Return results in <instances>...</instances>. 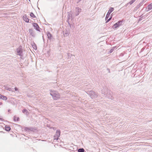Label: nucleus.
<instances>
[{"label": "nucleus", "mask_w": 152, "mask_h": 152, "mask_svg": "<svg viewBox=\"0 0 152 152\" xmlns=\"http://www.w3.org/2000/svg\"><path fill=\"white\" fill-rule=\"evenodd\" d=\"M101 93L102 94H103V96H104L107 97L109 99H113V97L112 96V92L110 90L108 91L107 93H106L105 92H104L103 90H102L101 91Z\"/></svg>", "instance_id": "1"}, {"label": "nucleus", "mask_w": 152, "mask_h": 152, "mask_svg": "<svg viewBox=\"0 0 152 152\" xmlns=\"http://www.w3.org/2000/svg\"><path fill=\"white\" fill-rule=\"evenodd\" d=\"M50 94L54 100H57L60 97L59 94L56 91H50Z\"/></svg>", "instance_id": "2"}, {"label": "nucleus", "mask_w": 152, "mask_h": 152, "mask_svg": "<svg viewBox=\"0 0 152 152\" xmlns=\"http://www.w3.org/2000/svg\"><path fill=\"white\" fill-rule=\"evenodd\" d=\"M88 94L90 96L91 98L95 99L98 96V94L95 93L93 91H90L88 93Z\"/></svg>", "instance_id": "3"}, {"label": "nucleus", "mask_w": 152, "mask_h": 152, "mask_svg": "<svg viewBox=\"0 0 152 152\" xmlns=\"http://www.w3.org/2000/svg\"><path fill=\"white\" fill-rule=\"evenodd\" d=\"M123 22V20H122L119 21L113 25L112 28H115L119 27V26L122 25V23Z\"/></svg>", "instance_id": "4"}, {"label": "nucleus", "mask_w": 152, "mask_h": 152, "mask_svg": "<svg viewBox=\"0 0 152 152\" xmlns=\"http://www.w3.org/2000/svg\"><path fill=\"white\" fill-rule=\"evenodd\" d=\"M61 132L59 130H56V134L54 136V140H57L60 135Z\"/></svg>", "instance_id": "5"}, {"label": "nucleus", "mask_w": 152, "mask_h": 152, "mask_svg": "<svg viewBox=\"0 0 152 152\" xmlns=\"http://www.w3.org/2000/svg\"><path fill=\"white\" fill-rule=\"evenodd\" d=\"M114 9L113 7H110L109 10L105 18V20H107L108 18L110 13L114 10Z\"/></svg>", "instance_id": "6"}, {"label": "nucleus", "mask_w": 152, "mask_h": 152, "mask_svg": "<svg viewBox=\"0 0 152 152\" xmlns=\"http://www.w3.org/2000/svg\"><path fill=\"white\" fill-rule=\"evenodd\" d=\"M68 13V16H67V21L69 24V21L70 20L71 18L72 19L73 18H72V11H70L69 12H67Z\"/></svg>", "instance_id": "7"}, {"label": "nucleus", "mask_w": 152, "mask_h": 152, "mask_svg": "<svg viewBox=\"0 0 152 152\" xmlns=\"http://www.w3.org/2000/svg\"><path fill=\"white\" fill-rule=\"evenodd\" d=\"M75 10V16H77L79 15V13L81 12V9L79 7H76Z\"/></svg>", "instance_id": "8"}, {"label": "nucleus", "mask_w": 152, "mask_h": 152, "mask_svg": "<svg viewBox=\"0 0 152 152\" xmlns=\"http://www.w3.org/2000/svg\"><path fill=\"white\" fill-rule=\"evenodd\" d=\"M33 25L35 29H36L37 31H40V28L38 25V24L37 23H33Z\"/></svg>", "instance_id": "9"}, {"label": "nucleus", "mask_w": 152, "mask_h": 152, "mask_svg": "<svg viewBox=\"0 0 152 152\" xmlns=\"http://www.w3.org/2000/svg\"><path fill=\"white\" fill-rule=\"evenodd\" d=\"M29 31L30 34L32 37H34L35 36L36 34L32 29H30L29 30Z\"/></svg>", "instance_id": "10"}, {"label": "nucleus", "mask_w": 152, "mask_h": 152, "mask_svg": "<svg viewBox=\"0 0 152 152\" xmlns=\"http://www.w3.org/2000/svg\"><path fill=\"white\" fill-rule=\"evenodd\" d=\"M64 37H67L69 36V32L67 30H64L63 31Z\"/></svg>", "instance_id": "11"}, {"label": "nucleus", "mask_w": 152, "mask_h": 152, "mask_svg": "<svg viewBox=\"0 0 152 152\" xmlns=\"http://www.w3.org/2000/svg\"><path fill=\"white\" fill-rule=\"evenodd\" d=\"M18 55L21 56H22V49L21 48H18L17 50Z\"/></svg>", "instance_id": "12"}, {"label": "nucleus", "mask_w": 152, "mask_h": 152, "mask_svg": "<svg viewBox=\"0 0 152 152\" xmlns=\"http://www.w3.org/2000/svg\"><path fill=\"white\" fill-rule=\"evenodd\" d=\"M47 34L48 37V38L49 39H51L52 37V35L49 31H48L47 32Z\"/></svg>", "instance_id": "13"}, {"label": "nucleus", "mask_w": 152, "mask_h": 152, "mask_svg": "<svg viewBox=\"0 0 152 152\" xmlns=\"http://www.w3.org/2000/svg\"><path fill=\"white\" fill-rule=\"evenodd\" d=\"M152 9V3L149 4L148 6V10L147 11L149 10Z\"/></svg>", "instance_id": "14"}, {"label": "nucleus", "mask_w": 152, "mask_h": 152, "mask_svg": "<svg viewBox=\"0 0 152 152\" xmlns=\"http://www.w3.org/2000/svg\"><path fill=\"white\" fill-rule=\"evenodd\" d=\"M23 19L27 23L29 22V19L28 18L26 17V16H23Z\"/></svg>", "instance_id": "15"}, {"label": "nucleus", "mask_w": 152, "mask_h": 152, "mask_svg": "<svg viewBox=\"0 0 152 152\" xmlns=\"http://www.w3.org/2000/svg\"><path fill=\"white\" fill-rule=\"evenodd\" d=\"M5 130L7 131H9L11 129V128L10 126H5Z\"/></svg>", "instance_id": "16"}, {"label": "nucleus", "mask_w": 152, "mask_h": 152, "mask_svg": "<svg viewBox=\"0 0 152 152\" xmlns=\"http://www.w3.org/2000/svg\"><path fill=\"white\" fill-rule=\"evenodd\" d=\"M85 150L83 148H79L78 149L77 151L78 152H84Z\"/></svg>", "instance_id": "17"}, {"label": "nucleus", "mask_w": 152, "mask_h": 152, "mask_svg": "<svg viewBox=\"0 0 152 152\" xmlns=\"http://www.w3.org/2000/svg\"><path fill=\"white\" fill-rule=\"evenodd\" d=\"M22 112L27 114L28 113V111L27 110L24 109L22 110Z\"/></svg>", "instance_id": "18"}, {"label": "nucleus", "mask_w": 152, "mask_h": 152, "mask_svg": "<svg viewBox=\"0 0 152 152\" xmlns=\"http://www.w3.org/2000/svg\"><path fill=\"white\" fill-rule=\"evenodd\" d=\"M115 48V47H113L108 52V53H110L113 52L114 50V49Z\"/></svg>", "instance_id": "19"}, {"label": "nucleus", "mask_w": 152, "mask_h": 152, "mask_svg": "<svg viewBox=\"0 0 152 152\" xmlns=\"http://www.w3.org/2000/svg\"><path fill=\"white\" fill-rule=\"evenodd\" d=\"M2 97L1 99H2L3 100H6L7 99V98L6 96H4L2 95Z\"/></svg>", "instance_id": "20"}, {"label": "nucleus", "mask_w": 152, "mask_h": 152, "mask_svg": "<svg viewBox=\"0 0 152 152\" xmlns=\"http://www.w3.org/2000/svg\"><path fill=\"white\" fill-rule=\"evenodd\" d=\"M30 16L31 17H32V18H34L36 17V16H35L34 14L32 12H31L30 13Z\"/></svg>", "instance_id": "21"}, {"label": "nucleus", "mask_w": 152, "mask_h": 152, "mask_svg": "<svg viewBox=\"0 0 152 152\" xmlns=\"http://www.w3.org/2000/svg\"><path fill=\"white\" fill-rule=\"evenodd\" d=\"M135 1L136 0H132L129 2V3L131 5L133 4Z\"/></svg>", "instance_id": "22"}, {"label": "nucleus", "mask_w": 152, "mask_h": 152, "mask_svg": "<svg viewBox=\"0 0 152 152\" xmlns=\"http://www.w3.org/2000/svg\"><path fill=\"white\" fill-rule=\"evenodd\" d=\"M32 47H33V48L34 49H37V46H36V45L35 44H34V45H32Z\"/></svg>", "instance_id": "23"}, {"label": "nucleus", "mask_w": 152, "mask_h": 152, "mask_svg": "<svg viewBox=\"0 0 152 152\" xmlns=\"http://www.w3.org/2000/svg\"><path fill=\"white\" fill-rule=\"evenodd\" d=\"M72 54H71L69 53H67V56L69 58H71V56H72Z\"/></svg>", "instance_id": "24"}, {"label": "nucleus", "mask_w": 152, "mask_h": 152, "mask_svg": "<svg viewBox=\"0 0 152 152\" xmlns=\"http://www.w3.org/2000/svg\"><path fill=\"white\" fill-rule=\"evenodd\" d=\"M25 130L26 131H28V132H29L30 131V129L28 127H26L25 128Z\"/></svg>", "instance_id": "25"}, {"label": "nucleus", "mask_w": 152, "mask_h": 152, "mask_svg": "<svg viewBox=\"0 0 152 152\" xmlns=\"http://www.w3.org/2000/svg\"><path fill=\"white\" fill-rule=\"evenodd\" d=\"M112 17H111L109 18L106 21L105 23H107L111 19Z\"/></svg>", "instance_id": "26"}, {"label": "nucleus", "mask_w": 152, "mask_h": 152, "mask_svg": "<svg viewBox=\"0 0 152 152\" xmlns=\"http://www.w3.org/2000/svg\"><path fill=\"white\" fill-rule=\"evenodd\" d=\"M112 17H111L109 18L106 21L105 23H107L111 19Z\"/></svg>", "instance_id": "27"}, {"label": "nucleus", "mask_w": 152, "mask_h": 152, "mask_svg": "<svg viewBox=\"0 0 152 152\" xmlns=\"http://www.w3.org/2000/svg\"><path fill=\"white\" fill-rule=\"evenodd\" d=\"M19 119H20L19 118V117H17V118L16 121H19Z\"/></svg>", "instance_id": "28"}, {"label": "nucleus", "mask_w": 152, "mask_h": 152, "mask_svg": "<svg viewBox=\"0 0 152 152\" xmlns=\"http://www.w3.org/2000/svg\"><path fill=\"white\" fill-rule=\"evenodd\" d=\"M15 90L16 91H18V88L17 87H15Z\"/></svg>", "instance_id": "29"}, {"label": "nucleus", "mask_w": 152, "mask_h": 152, "mask_svg": "<svg viewBox=\"0 0 152 152\" xmlns=\"http://www.w3.org/2000/svg\"><path fill=\"white\" fill-rule=\"evenodd\" d=\"M16 117L15 116H14V121H16Z\"/></svg>", "instance_id": "30"}, {"label": "nucleus", "mask_w": 152, "mask_h": 152, "mask_svg": "<svg viewBox=\"0 0 152 152\" xmlns=\"http://www.w3.org/2000/svg\"><path fill=\"white\" fill-rule=\"evenodd\" d=\"M2 95L0 94V99L2 98Z\"/></svg>", "instance_id": "31"}, {"label": "nucleus", "mask_w": 152, "mask_h": 152, "mask_svg": "<svg viewBox=\"0 0 152 152\" xmlns=\"http://www.w3.org/2000/svg\"><path fill=\"white\" fill-rule=\"evenodd\" d=\"M107 70H108V71H109V72L110 73V69L108 68V69H107Z\"/></svg>", "instance_id": "32"}, {"label": "nucleus", "mask_w": 152, "mask_h": 152, "mask_svg": "<svg viewBox=\"0 0 152 152\" xmlns=\"http://www.w3.org/2000/svg\"><path fill=\"white\" fill-rule=\"evenodd\" d=\"M82 0H78V1L77 2V3H78L79 2L81 1Z\"/></svg>", "instance_id": "33"}, {"label": "nucleus", "mask_w": 152, "mask_h": 152, "mask_svg": "<svg viewBox=\"0 0 152 152\" xmlns=\"http://www.w3.org/2000/svg\"><path fill=\"white\" fill-rule=\"evenodd\" d=\"M2 104V103L1 102H0V105H1Z\"/></svg>", "instance_id": "34"}, {"label": "nucleus", "mask_w": 152, "mask_h": 152, "mask_svg": "<svg viewBox=\"0 0 152 152\" xmlns=\"http://www.w3.org/2000/svg\"><path fill=\"white\" fill-rule=\"evenodd\" d=\"M103 89H104V90H106L107 89V88H105V89L104 88Z\"/></svg>", "instance_id": "35"}, {"label": "nucleus", "mask_w": 152, "mask_h": 152, "mask_svg": "<svg viewBox=\"0 0 152 152\" xmlns=\"http://www.w3.org/2000/svg\"><path fill=\"white\" fill-rule=\"evenodd\" d=\"M9 91H11V90H10V89H9Z\"/></svg>", "instance_id": "36"}, {"label": "nucleus", "mask_w": 152, "mask_h": 152, "mask_svg": "<svg viewBox=\"0 0 152 152\" xmlns=\"http://www.w3.org/2000/svg\"><path fill=\"white\" fill-rule=\"evenodd\" d=\"M10 111V110H8V112H9V111Z\"/></svg>", "instance_id": "37"}, {"label": "nucleus", "mask_w": 152, "mask_h": 152, "mask_svg": "<svg viewBox=\"0 0 152 152\" xmlns=\"http://www.w3.org/2000/svg\"><path fill=\"white\" fill-rule=\"evenodd\" d=\"M29 1H30V0H29Z\"/></svg>", "instance_id": "38"}, {"label": "nucleus", "mask_w": 152, "mask_h": 152, "mask_svg": "<svg viewBox=\"0 0 152 152\" xmlns=\"http://www.w3.org/2000/svg\"><path fill=\"white\" fill-rule=\"evenodd\" d=\"M1 119V118H0V120Z\"/></svg>", "instance_id": "39"}]
</instances>
